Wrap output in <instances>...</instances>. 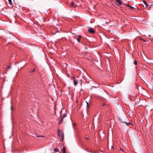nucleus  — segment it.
Instances as JSON below:
<instances>
[{"label":"nucleus","instance_id":"f257e3e1","mask_svg":"<svg viewBox=\"0 0 153 153\" xmlns=\"http://www.w3.org/2000/svg\"><path fill=\"white\" fill-rule=\"evenodd\" d=\"M58 136L59 137H62V140H63V139H64V134L63 133V131L61 130H58Z\"/></svg>","mask_w":153,"mask_h":153},{"label":"nucleus","instance_id":"f03ea898","mask_svg":"<svg viewBox=\"0 0 153 153\" xmlns=\"http://www.w3.org/2000/svg\"><path fill=\"white\" fill-rule=\"evenodd\" d=\"M67 116V114L66 113H64L63 115L61 117V119L60 122H59V125H60V124L63 122V119L66 117Z\"/></svg>","mask_w":153,"mask_h":153},{"label":"nucleus","instance_id":"7ed1b4c3","mask_svg":"<svg viewBox=\"0 0 153 153\" xmlns=\"http://www.w3.org/2000/svg\"><path fill=\"white\" fill-rule=\"evenodd\" d=\"M88 31L90 33H94L95 32V30L92 28H90L89 30H88Z\"/></svg>","mask_w":153,"mask_h":153},{"label":"nucleus","instance_id":"20e7f679","mask_svg":"<svg viewBox=\"0 0 153 153\" xmlns=\"http://www.w3.org/2000/svg\"><path fill=\"white\" fill-rule=\"evenodd\" d=\"M143 1L146 7H148V5L146 1L145 0H143Z\"/></svg>","mask_w":153,"mask_h":153},{"label":"nucleus","instance_id":"39448f33","mask_svg":"<svg viewBox=\"0 0 153 153\" xmlns=\"http://www.w3.org/2000/svg\"><path fill=\"white\" fill-rule=\"evenodd\" d=\"M73 82L75 86H76L78 84L77 80H76V79H74Z\"/></svg>","mask_w":153,"mask_h":153},{"label":"nucleus","instance_id":"423d86ee","mask_svg":"<svg viewBox=\"0 0 153 153\" xmlns=\"http://www.w3.org/2000/svg\"><path fill=\"white\" fill-rule=\"evenodd\" d=\"M82 38V36L80 35H79L78 36V38L77 39V41L78 42H80V40Z\"/></svg>","mask_w":153,"mask_h":153},{"label":"nucleus","instance_id":"0eeeda50","mask_svg":"<svg viewBox=\"0 0 153 153\" xmlns=\"http://www.w3.org/2000/svg\"><path fill=\"white\" fill-rule=\"evenodd\" d=\"M116 1L119 5H121L122 3L121 0H116Z\"/></svg>","mask_w":153,"mask_h":153},{"label":"nucleus","instance_id":"6e6552de","mask_svg":"<svg viewBox=\"0 0 153 153\" xmlns=\"http://www.w3.org/2000/svg\"><path fill=\"white\" fill-rule=\"evenodd\" d=\"M62 150L63 151V153H65L66 149H65V146H63V147Z\"/></svg>","mask_w":153,"mask_h":153},{"label":"nucleus","instance_id":"1a4fd4ad","mask_svg":"<svg viewBox=\"0 0 153 153\" xmlns=\"http://www.w3.org/2000/svg\"><path fill=\"white\" fill-rule=\"evenodd\" d=\"M70 7H75V6L74 4V3L73 2H72L71 3V5H70Z\"/></svg>","mask_w":153,"mask_h":153},{"label":"nucleus","instance_id":"9d476101","mask_svg":"<svg viewBox=\"0 0 153 153\" xmlns=\"http://www.w3.org/2000/svg\"><path fill=\"white\" fill-rule=\"evenodd\" d=\"M127 6L130 9H133L134 8L133 7L131 6L128 4H127Z\"/></svg>","mask_w":153,"mask_h":153},{"label":"nucleus","instance_id":"9b49d317","mask_svg":"<svg viewBox=\"0 0 153 153\" xmlns=\"http://www.w3.org/2000/svg\"><path fill=\"white\" fill-rule=\"evenodd\" d=\"M125 123H126V125L127 126H129L130 125H132V124L130 122H129V123L125 122Z\"/></svg>","mask_w":153,"mask_h":153},{"label":"nucleus","instance_id":"f8f14e48","mask_svg":"<svg viewBox=\"0 0 153 153\" xmlns=\"http://www.w3.org/2000/svg\"><path fill=\"white\" fill-rule=\"evenodd\" d=\"M8 1H9V4L11 5H12V1H11V0H8Z\"/></svg>","mask_w":153,"mask_h":153},{"label":"nucleus","instance_id":"ddd939ff","mask_svg":"<svg viewBox=\"0 0 153 153\" xmlns=\"http://www.w3.org/2000/svg\"><path fill=\"white\" fill-rule=\"evenodd\" d=\"M54 150L56 152H58L59 151L58 149L57 148L54 149Z\"/></svg>","mask_w":153,"mask_h":153},{"label":"nucleus","instance_id":"4468645a","mask_svg":"<svg viewBox=\"0 0 153 153\" xmlns=\"http://www.w3.org/2000/svg\"><path fill=\"white\" fill-rule=\"evenodd\" d=\"M134 63L135 65H137V62L136 61H134Z\"/></svg>","mask_w":153,"mask_h":153},{"label":"nucleus","instance_id":"2eb2a0df","mask_svg":"<svg viewBox=\"0 0 153 153\" xmlns=\"http://www.w3.org/2000/svg\"><path fill=\"white\" fill-rule=\"evenodd\" d=\"M82 53L83 55H86L87 54V52H82Z\"/></svg>","mask_w":153,"mask_h":153},{"label":"nucleus","instance_id":"dca6fc26","mask_svg":"<svg viewBox=\"0 0 153 153\" xmlns=\"http://www.w3.org/2000/svg\"><path fill=\"white\" fill-rule=\"evenodd\" d=\"M7 70L10 69V66H7Z\"/></svg>","mask_w":153,"mask_h":153},{"label":"nucleus","instance_id":"f3484780","mask_svg":"<svg viewBox=\"0 0 153 153\" xmlns=\"http://www.w3.org/2000/svg\"><path fill=\"white\" fill-rule=\"evenodd\" d=\"M86 103H87V108L88 107V102H86Z\"/></svg>","mask_w":153,"mask_h":153},{"label":"nucleus","instance_id":"a211bd4d","mask_svg":"<svg viewBox=\"0 0 153 153\" xmlns=\"http://www.w3.org/2000/svg\"><path fill=\"white\" fill-rule=\"evenodd\" d=\"M104 91H105V92L106 93V94H107L108 95H109V94L106 91H105V90H104Z\"/></svg>","mask_w":153,"mask_h":153},{"label":"nucleus","instance_id":"6ab92c4d","mask_svg":"<svg viewBox=\"0 0 153 153\" xmlns=\"http://www.w3.org/2000/svg\"><path fill=\"white\" fill-rule=\"evenodd\" d=\"M35 70V69H33L32 71H31V72H34V71Z\"/></svg>","mask_w":153,"mask_h":153},{"label":"nucleus","instance_id":"aec40b11","mask_svg":"<svg viewBox=\"0 0 153 153\" xmlns=\"http://www.w3.org/2000/svg\"><path fill=\"white\" fill-rule=\"evenodd\" d=\"M106 105V104H105V103H104V104H102V106H104L105 105Z\"/></svg>","mask_w":153,"mask_h":153},{"label":"nucleus","instance_id":"412c9836","mask_svg":"<svg viewBox=\"0 0 153 153\" xmlns=\"http://www.w3.org/2000/svg\"><path fill=\"white\" fill-rule=\"evenodd\" d=\"M85 139L86 140H88V137H85Z\"/></svg>","mask_w":153,"mask_h":153},{"label":"nucleus","instance_id":"4be33fe9","mask_svg":"<svg viewBox=\"0 0 153 153\" xmlns=\"http://www.w3.org/2000/svg\"><path fill=\"white\" fill-rule=\"evenodd\" d=\"M142 40H143L145 42H146V41L145 40V39H142Z\"/></svg>","mask_w":153,"mask_h":153},{"label":"nucleus","instance_id":"5701e85b","mask_svg":"<svg viewBox=\"0 0 153 153\" xmlns=\"http://www.w3.org/2000/svg\"><path fill=\"white\" fill-rule=\"evenodd\" d=\"M73 78L74 79H75V77L74 76H73Z\"/></svg>","mask_w":153,"mask_h":153},{"label":"nucleus","instance_id":"b1692460","mask_svg":"<svg viewBox=\"0 0 153 153\" xmlns=\"http://www.w3.org/2000/svg\"><path fill=\"white\" fill-rule=\"evenodd\" d=\"M85 49H87L88 48L87 47H85Z\"/></svg>","mask_w":153,"mask_h":153},{"label":"nucleus","instance_id":"393cba45","mask_svg":"<svg viewBox=\"0 0 153 153\" xmlns=\"http://www.w3.org/2000/svg\"><path fill=\"white\" fill-rule=\"evenodd\" d=\"M148 36L149 37H151V36L150 35H149Z\"/></svg>","mask_w":153,"mask_h":153},{"label":"nucleus","instance_id":"a878e982","mask_svg":"<svg viewBox=\"0 0 153 153\" xmlns=\"http://www.w3.org/2000/svg\"><path fill=\"white\" fill-rule=\"evenodd\" d=\"M36 136L37 137H41L40 136Z\"/></svg>","mask_w":153,"mask_h":153},{"label":"nucleus","instance_id":"bb28decb","mask_svg":"<svg viewBox=\"0 0 153 153\" xmlns=\"http://www.w3.org/2000/svg\"><path fill=\"white\" fill-rule=\"evenodd\" d=\"M120 150H121L122 151V148H120Z\"/></svg>","mask_w":153,"mask_h":153},{"label":"nucleus","instance_id":"cd10ccee","mask_svg":"<svg viewBox=\"0 0 153 153\" xmlns=\"http://www.w3.org/2000/svg\"><path fill=\"white\" fill-rule=\"evenodd\" d=\"M104 99H104V98H102V100H104Z\"/></svg>","mask_w":153,"mask_h":153}]
</instances>
